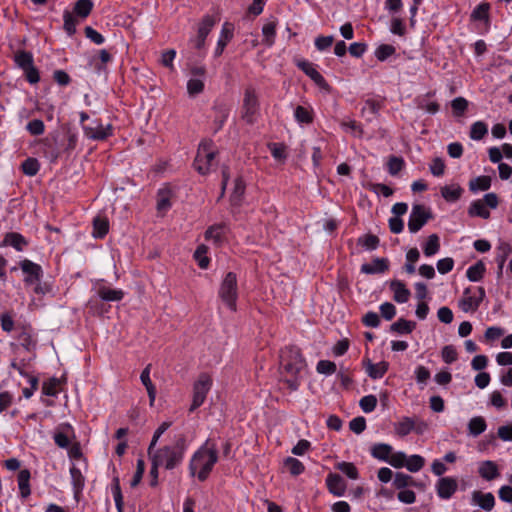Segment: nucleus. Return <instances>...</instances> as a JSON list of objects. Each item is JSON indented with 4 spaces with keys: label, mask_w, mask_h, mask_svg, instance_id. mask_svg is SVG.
<instances>
[{
    "label": "nucleus",
    "mask_w": 512,
    "mask_h": 512,
    "mask_svg": "<svg viewBox=\"0 0 512 512\" xmlns=\"http://www.w3.org/2000/svg\"><path fill=\"white\" fill-rule=\"evenodd\" d=\"M212 386V379L207 374H201L193 385V400L190 411L199 408L205 401L208 392Z\"/></svg>",
    "instance_id": "9"
},
{
    "label": "nucleus",
    "mask_w": 512,
    "mask_h": 512,
    "mask_svg": "<svg viewBox=\"0 0 512 512\" xmlns=\"http://www.w3.org/2000/svg\"><path fill=\"white\" fill-rule=\"evenodd\" d=\"M187 447L186 437L181 434L175 439L173 445H165L156 449L150 456V460L167 470H173L183 462Z\"/></svg>",
    "instance_id": "4"
},
{
    "label": "nucleus",
    "mask_w": 512,
    "mask_h": 512,
    "mask_svg": "<svg viewBox=\"0 0 512 512\" xmlns=\"http://www.w3.org/2000/svg\"><path fill=\"white\" fill-rule=\"evenodd\" d=\"M18 268L21 269L24 275V286L33 287L34 294L39 296H45L52 292V284L46 281H42L44 271L40 264L25 258L18 262ZM16 270L17 266L11 268L12 272Z\"/></svg>",
    "instance_id": "3"
},
{
    "label": "nucleus",
    "mask_w": 512,
    "mask_h": 512,
    "mask_svg": "<svg viewBox=\"0 0 512 512\" xmlns=\"http://www.w3.org/2000/svg\"><path fill=\"white\" fill-rule=\"evenodd\" d=\"M233 26L230 23H224L220 32L219 39L217 41L216 48L214 50V57H219L222 55L225 47L233 38Z\"/></svg>",
    "instance_id": "22"
},
{
    "label": "nucleus",
    "mask_w": 512,
    "mask_h": 512,
    "mask_svg": "<svg viewBox=\"0 0 512 512\" xmlns=\"http://www.w3.org/2000/svg\"><path fill=\"white\" fill-rule=\"evenodd\" d=\"M29 244V241L18 232H8L2 241L3 246H11L16 251L22 252Z\"/></svg>",
    "instance_id": "23"
},
{
    "label": "nucleus",
    "mask_w": 512,
    "mask_h": 512,
    "mask_svg": "<svg viewBox=\"0 0 512 512\" xmlns=\"http://www.w3.org/2000/svg\"><path fill=\"white\" fill-rule=\"evenodd\" d=\"M468 104H469L468 100L465 99L464 97L460 96V97L454 98L451 101V108H452L454 116H456V117L462 116L465 113V111L467 110Z\"/></svg>",
    "instance_id": "61"
},
{
    "label": "nucleus",
    "mask_w": 512,
    "mask_h": 512,
    "mask_svg": "<svg viewBox=\"0 0 512 512\" xmlns=\"http://www.w3.org/2000/svg\"><path fill=\"white\" fill-rule=\"evenodd\" d=\"M467 427L469 435L477 437L486 430L487 423L482 416H475L469 420Z\"/></svg>",
    "instance_id": "40"
},
{
    "label": "nucleus",
    "mask_w": 512,
    "mask_h": 512,
    "mask_svg": "<svg viewBox=\"0 0 512 512\" xmlns=\"http://www.w3.org/2000/svg\"><path fill=\"white\" fill-rule=\"evenodd\" d=\"M396 49L394 46L389 44H381L375 50V56L379 61H385L393 54H395Z\"/></svg>",
    "instance_id": "64"
},
{
    "label": "nucleus",
    "mask_w": 512,
    "mask_h": 512,
    "mask_svg": "<svg viewBox=\"0 0 512 512\" xmlns=\"http://www.w3.org/2000/svg\"><path fill=\"white\" fill-rule=\"evenodd\" d=\"M278 26V19L274 16H271L266 20L262 27V35H263V44L267 47H272L275 43L276 38V29Z\"/></svg>",
    "instance_id": "21"
},
{
    "label": "nucleus",
    "mask_w": 512,
    "mask_h": 512,
    "mask_svg": "<svg viewBox=\"0 0 512 512\" xmlns=\"http://www.w3.org/2000/svg\"><path fill=\"white\" fill-rule=\"evenodd\" d=\"M389 289L393 292V300L399 304L408 302L411 292L401 280L394 279L389 282Z\"/></svg>",
    "instance_id": "18"
},
{
    "label": "nucleus",
    "mask_w": 512,
    "mask_h": 512,
    "mask_svg": "<svg viewBox=\"0 0 512 512\" xmlns=\"http://www.w3.org/2000/svg\"><path fill=\"white\" fill-rule=\"evenodd\" d=\"M425 465V459L421 455H411L409 458L406 457L405 466L410 472H418Z\"/></svg>",
    "instance_id": "54"
},
{
    "label": "nucleus",
    "mask_w": 512,
    "mask_h": 512,
    "mask_svg": "<svg viewBox=\"0 0 512 512\" xmlns=\"http://www.w3.org/2000/svg\"><path fill=\"white\" fill-rule=\"evenodd\" d=\"M488 133V126L483 121H476L471 125L470 138L479 141L483 139Z\"/></svg>",
    "instance_id": "49"
},
{
    "label": "nucleus",
    "mask_w": 512,
    "mask_h": 512,
    "mask_svg": "<svg viewBox=\"0 0 512 512\" xmlns=\"http://www.w3.org/2000/svg\"><path fill=\"white\" fill-rule=\"evenodd\" d=\"M13 61L19 69L23 70L34 64V57L29 51L18 50L13 56Z\"/></svg>",
    "instance_id": "37"
},
{
    "label": "nucleus",
    "mask_w": 512,
    "mask_h": 512,
    "mask_svg": "<svg viewBox=\"0 0 512 512\" xmlns=\"http://www.w3.org/2000/svg\"><path fill=\"white\" fill-rule=\"evenodd\" d=\"M436 493L440 499H450L458 489L457 480L453 477H441L435 485Z\"/></svg>",
    "instance_id": "14"
},
{
    "label": "nucleus",
    "mask_w": 512,
    "mask_h": 512,
    "mask_svg": "<svg viewBox=\"0 0 512 512\" xmlns=\"http://www.w3.org/2000/svg\"><path fill=\"white\" fill-rule=\"evenodd\" d=\"M216 151L214 143L210 139L202 140L198 146L197 154L194 159V168L202 175L210 172L212 163L215 159Z\"/></svg>",
    "instance_id": "5"
},
{
    "label": "nucleus",
    "mask_w": 512,
    "mask_h": 512,
    "mask_svg": "<svg viewBox=\"0 0 512 512\" xmlns=\"http://www.w3.org/2000/svg\"><path fill=\"white\" fill-rule=\"evenodd\" d=\"M490 4L482 2L478 4L471 13V19L475 21L489 22Z\"/></svg>",
    "instance_id": "47"
},
{
    "label": "nucleus",
    "mask_w": 512,
    "mask_h": 512,
    "mask_svg": "<svg viewBox=\"0 0 512 512\" xmlns=\"http://www.w3.org/2000/svg\"><path fill=\"white\" fill-rule=\"evenodd\" d=\"M64 25L63 28L69 36H73L76 33L77 19L69 10L63 12Z\"/></svg>",
    "instance_id": "55"
},
{
    "label": "nucleus",
    "mask_w": 512,
    "mask_h": 512,
    "mask_svg": "<svg viewBox=\"0 0 512 512\" xmlns=\"http://www.w3.org/2000/svg\"><path fill=\"white\" fill-rule=\"evenodd\" d=\"M25 129L31 136H40L45 132V124L41 119H33L26 124Z\"/></svg>",
    "instance_id": "60"
},
{
    "label": "nucleus",
    "mask_w": 512,
    "mask_h": 512,
    "mask_svg": "<svg viewBox=\"0 0 512 512\" xmlns=\"http://www.w3.org/2000/svg\"><path fill=\"white\" fill-rule=\"evenodd\" d=\"M416 328V323L404 318H399L390 326V330L398 334H410Z\"/></svg>",
    "instance_id": "41"
},
{
    "label": "nucleus",
    "mask_w": 512,
    "mask_h": 512,
    "mask_svg": "<svg viewBox=\"0 0 512 512\" xmlns=\"http://www.w3.org/2000/svg\"><path fill=\"white\" fill-rule=\"evenodd\" d=\"M83 131L87 138L96 141L106 140L108 137L113 135V127L111 124H108L106 126L98 124L96 128L83 125Z\"/></svg>",
    "instance_id": "15"
},
{
    "label": "nucleus",
    "mask_w": 512,
    "mask_h": 512,
    "mask_svg": "<svg viewBox=\"0 0 512 512\" xmlns=\"http://www.w3.org/2000/svg\"><path fill=\"white\" fill-rule=\"evenodd\" d=\"M218 296L222 302L233 312L237 309L238 286L237 276L234 272H228L222 280Z\"/></svg>",
    "instance_id": "6"
},
{
    "label": "nucleus",
    "mask_w": 512,
    "mask_h": 512,
    "mask_svg": "<svg viewBox=\"0 0 512 512\" xmlns=\"http://www.w3.org/2000/svg\"><path fill=\"white\" fill-rule=\"evenodd\" d=\"M472 288L468 287L464 290L463 296L459 301V307L463 312H475L483 299L485 298V289L483 287H477L478 296L471 295Z\"/></svg>",
    "instance_id": "11"
},
{
    "label": "nucleus",
    "mask_w": 512,
    "mask_h": 512,
    "mask_svg": "<svg viewBox=\"0 0 512 512\" xmlns=\"http://www.w3.org/2000/svg\"><path fill=\"white\" fill-rule=\"evenodd\" d=\"M472 501L485 511H491L495 505V497L491 492H472Z\"/></svg>",
    "instance_id": "25"
},
{
    "label": "nucleus",
    "mask_w": 512,
    "mask_h": 512,
    "mask_svg": "<svg viewBox=\"0 0 512 512\" xmlns=\"http://www.w3.org/2000/svg\"><path fill=\"white\" fill-rule=\"evenodd\" d=\"M295 120L299 124H311L314 120V112L311 107L298 105L294 110Z\"/></svg>",
    "instance_id": "38"
},
{
    "label": "nucleus",
    "mask_w": 512,
    "mask_h": 512,
    "mask_svg": "<svg viewBox=\"0 0 512 512\" xmlns=\"http://www.w3.org/2000/svg\"><path fill=\"white\" fill-rule=\"evenodd\" d=\"M259 110L260 103L256 90L249 86L244 92L241 117L247 124L252 125L257 121Z\"/></svg>",
    "instance_id": "7"
},
{
    "label": "nucleus",
    "mask_w": 512,
    "mask_h": 512,
    "mask_svg": "<svg viewBox=\"0 0 512 512\" xmlns=\"http://www.w3.org/2000/svg\"><path fill=\"white\" fill-rule=\"evenodd\" d=\"M441 196L450 203L458 201L464 190L459 184L445 185L441 187Z\"/></svg>",
    "instance_id": "32"
},
{
    "label": "nucleus",
    "mask_w": 512,
    "mask_h": 512,
    "mask_svg": "<svg viewBox=\"0 0 512 512\" xmlns=\"http://www.w3.org/2000/svg\"><path fill=\"white\" fill-rule=\"evenodd\" d=\"M389 269V260L387 258L376 257L371 263L361 265L360 271L364 274L373 275L381 274Z\"/></svg>",
    "instance_id": "20"
},
{
    "label": "nucleus",
    "mask_w": 512,
    "mask_h": 512,
    "mask_svg": "<svg viewBox=\"0 0 512 512\" xmlns=\"http://www.w3.org/2000/svg\"><path fill=\"white\" fill-rule=\"evenodd\" d=\"M173 192L169 187L160 188L157 192L156 208L159 213H166L172 207Z\"/></svg>",
    "instance_id": "26"
},
{
    "label": "nucleus",
    "mask_w": 512,
    "mask_h": 512,
    "mask_svg": "<svg viewBox=\"0 0 512 512\" xmlns=\"http://www.w3.org/2000/svg\"><path fill=\"white\" fill-rule=\"evenodd\" d=\"M468 214L471 217H481L483 219L490 217V212L482 200H474L469 206Z\"/></svg>",
    "instance_id": "42"
},
{
    "label": "nucleus",
    "mask_w": 512,
    "mask_h": 512,
    "mask_svg": "<svg viewBox=\"0 0 512 512\" xmlns=\"http://www.w3.org/2000/svg\"><path fill=\"white\" fill-rule=\"evenodd\" d=\"M389 364L385 361L378 362L376 364L368 361L366 372L368 376L374 380L381 379L388 371Z\"/></svg>",
    "instance_id": "36"
},
{
    "label": "nucleus",
    "mask_w": 512,
    "mask_h": 512,
    "mask_svg": "<svg viewBox=\"0 0 512 512\" xmlns=\"http://www.w3.org/2000/svg\"><path fill=\"white\" fill-rule=\"evenodd\" d=\"M279 370L285 377V383L291 391L298 390L300 381L298 378L301 370L306 366L305 359L300 348L295 345L285 346L279 354Z\"/></svg>",
    "instance_id": "1"
},
{
    "label": "nucleus",
    "mask_w": 512,
    "mask_h": 512,
    "mask_svg": "<svg viewBox=\"0 0 512 512\" xmlns=\"http://www.w3.org/2000/svg\"><path fill=\"white\" fill-rule=\"evenodd\" d=\"M150 370H151V364H148L141 372L140 380L142 384L145 386L148 397L150 400V405H153L155 398H156V387L151 381L150 378Z\"/></svg>",
    "instance_id": "33"
},
{
    "label": "nucleus",
    "mask_w": 512,
    "mask_h": 512,
    "mask_svg": "<svg viewBox=\"0 0 512 512\" xmlns=\"http://www.w3.org/2000/svg\"><path fill=\"white\" fill-rule=\"evenodd\" d=\"M21 170L26 176H35L40 170V163L36 158L29 157L22 162Z\"/></svg>",
    "instance_id": "50"
},
{
    "label": "nucleus",
    "mask_w": 512,
    "mask_h": 512,
    "mask_svg": "<svg viewBox=\"0 0 512 512\" xmlns=\"http://www.w3.org/2000/svg\"><path fill=\"white\" fill-rule=\"evenodd\" d=\"M392 451L393 448L391 445L386 443H377L372 446L371 455L378 460L388 462Z\"/></svg>",
    "instance_id": "39"
},
{
    "label": "nucleus",
    "mask_w": 512,
    "mask_h": 512,
    "mask_svg": "<svg viewBox=\"0 0 512 512\" xmlns=\"http://www.w3.org/2000/svg\"><path fill=\"white\" fill-rule=\"evenodd\" d=\"M31 473L28 469H22L17 475L20 498L25 500L31 495Z\"/></svg>",
    "instance_id": "27"
},
{
    "label": "nucleus",
    "mask_w": 512,
    "mask_h": 512,
    "mask_svg": "<svg viewBox=\"0 0 512 512\" xmlns=\"http://www.w3.org/2000/svg\"><path fill=\"white\" fill-rule=\"evenodd\" d=\"M207 250L208 249L205 245H200L194 252V258L201 269H207L210 264V259L207 256Z\"/></svg>",
    "instance_id": "57"
},
{
    "label": "nucleus",
    "mask_w": 512,
    "mask_h": 512,
    "mask_svg": "<svg viewBox=\"0 0 512 512\" xmlns=\"http://www.w3.org/2000/svg\"><path fill=\"white\" fill-rule=\"evenodd\" d=\"M512 253V246L509 243H501L498 247V253L496 255V262L498 266L497 275L500 278L502 276V271L504 264L508 258V256Z\"/></svg>",
    "instance_id": "35"
},
{
    "label": "nucleus",
    "mask_w": 512,
    "mask_h": 512,
    "mask_svg": "<svg viewBox=\"0 0 512 512\" xmlns=\"http://www.w3.org/2000/svg\"><path fill=\"white\" fill-rule=\"evenodd\" d=\"M18 341L20 342L21 346L26 351H32L37 346V340L35 337V334L33 332V329L31 325H22L19 327V333L17 336Z\"/></svg>",
    "instance_id": "16"
},
{
    "label": "nucleus",
    "mask_w": 512,
    "mask_h": 512,
    "mask_svg": "<svg viewBox=\"0 0 512 512\" xmlns=\"http://www.w3.org/2000/svg\"><path fill=\"white\" fill-rule=\"evenodd\" d=\"M72 438H75V431L68 422L59 424L53 434L54 443L62 449L69 448Z\"/></svg>",
    "instance_id": "13"
},
{
    "label": "nucleus",
    "mask_w": 512,
    "mask_h": 512,
    "mask_svg": "<svg viewBox=\"0 0 512 512\" xmlns=\"http://www.w3.org/2000/svg\"><path fill=\"white\" fill-rule=\"evenodd\" d=\"M336 469L344 473L350 479L356 480L359 477L357 467L351 462H339L336 465Z\"/></svg>",
    "instance_id": "58"
},
{
    "label": "nucleus",
    "mask_w": 512,
    "mask_h": 512,
    "mask_svg": "<svg viewBox=\"0 0 512 512\" xmlns=\"http://www.w3.org/2000/svg\"><path fill=\"white\" fill-rule=\"evenodd\" d=\"M326 486L328 491L337 497H341L346 491L345 480L337 473H329L326 477Z\"/></svg>",
    "instance_id": "17"
},
{
    "label": "nucleus",
    "mask_w": 512,
    "mask_h": 512,
    "mask_svg": "<svg viewBox=\"0 0 512 512\" xmlns=\"http://www.w3.org/2000/svg\"><path fill=\"white\" fill-rule=\"evenodd\" d=\"M432 218L433 215L429 208L422 204H414L408 220L409 231L417 233Z\"/></svg>",
    "instance_id": "8"
},
{
    "label": "nucleus",
    "mask_w": 512,
    "mask_h": 512,
    "mask_svg": "<svg viewBox=\"0 0 512 512\" xmlns=\"http://www.w3.org/2000/svg\"><path fill=\"white\" fill-rule=\"evenodd\" d=\"M246 184L241 176L234 180L233 191L230 195V203L233 207H240L245 194Z\"/></svg>",
    "instance_id": "29"
},
{
    "label": "nucleus",
    "mask_w": 512,
    "mask_h": 512,
    "mask_svg": "<svg viewBox=\"0 0 512 512\" xmlns=\"http://www.w3.org/2000/svg\"><path fill=\"white\" fill-rule=\"evenodd\" d=\"M393 485L396 489L402 490L408 486H416V483L410 475L398 472L394 476Z\"/></svg>",
    "instance_id": "53"
},
{
    "label": "nucleus",
    "mask_w": 512,
    "mask_h": 512,
    "mask_svg": "<svg viewBox=\"0 0 512 512\" xmlns=\"http://www.w3.org/2000/svg\"><path fill=\"white\" fill-rule=\"evenodd\" d=\"M405 162L402 157L391 156L387 162V170L390 175H397L404 167Z\"/></svg>",
    "instance_id": "62"
},
{
    "label": "nucleus",
    "mask_w": 512,
    "mask_h": 512,
    "mask_svg": "<svg viewBox=\"0 0 512 512\" xmlns=\"http://www.w3.org/2000/svg\"><path fill=\"white\" fill-rule=\"evenodd\" d=\"M295 65L305 73L318 87L328 90L330 88L326 79L322 74L314 67V64L306 59L295 60Z\"/></svg>",
    "instance_id": "12"
},
{
    "label": "nucleus",
    "mask_w": 512,
    "mask_h": 512,
    "mask_svg": "<svg viewBox=\"0 0 512 512\" xmlns=\"http://www.w3.org/2000/svg\"><path fill=\"white\" fill-rule=\"evenodd\" d=\"M109 231V222L104 217H96L93 220V236L98 239L104 238Z\"/></svg>",
    "instance_id": "43"
},
{
    "label": "nucleus",
    "mask_w": 512,
    "mask_h": 512,
    "mask_svg": "<svg viewBox=\"0 0 512 512\" xmlns=\"http://www.w3.org/2000/svg\"><path fill=\"white\" fill-rule=\"evenodd\" d=\"M218 459L217 445L211 439H207L190 459L188 465L190 476L197 477L201 482L206 481Z\"/></svg>",
    "instance_id": "2"
},
{
    "label": "nucleus",
    "mask_w": 512,
    "mask_h": 512,
    "mask_svg": "<svg viewBox=\"0 0 512 512\" xmlns=\"http://www.w3.org/2000/svg\"><path fill=\"white\" fill-rule=\"evenodd\" d=\"M214 119H213V130L214 133L220 131L229 116V109L223 104H215L213 106Z\"/></svg>",
    "instance_id": "28"
},
{
    "label": "nucleus",
    "mask_w": 512,
    "mask_h": 512,
    "mask_svg": "<svg viewBox=\"0 0 512 512\" xmlns=\"http://www.w3.org/2000/svg\"><path fill=\"white\" fill-rule=\"evenodd\" d=\"M204 80L201 78H190L187 82V92L190 97H195L204 90Z\"/></svg>",
    "instance_id": "59"
},
{
    "label": "nucleus",
    "mask_w": 512,
    "mask_h": 512,
    "mask_svg": "<svg viewBox=\"0 0 512 512\" xmlns=\"http://www.w3.org/2000/svg\"><path fill=\"white\" fill-rule=\"evenodd\" d=\"M478 472L487 481L494 480L500 476L497 464L491 460L483 461L479 466Z\"/></svg>",
    "instance_id": "30"
},
{
    "label": "nucleus",
    "mask_w": 512,
    "mask_h": 512,
    "mask_svg": "<svg viewBox=\"0 0 512 512\" xmlns=\"http://www.w3.org/2000/svg\"><path fill=\"white\" fill-rule=\"evenodd\" d=\"M92 9H93V2L91 0H78L74 4L73 12L77 16L84 19L90 15Z\"/></svg>",
    "instance_id": "51"
},
{
    "label": "nucleus",
    "mask_w": 512,
    "mask_h": 512,
    "mask_svg": "<svg viewBox=\"0 0 512 512\" xmlns=\"http://www.w3.org/2000/svg\"><path fill=\"white\" fill-rule=\"evenodd\" d=\"M395 433L400 437H405L410 434L413 430L417 433H421L420 429H416L415 421L410 417H403L400 421L394 424Z\"/></svg>",
    "instance_id": "31"
},
{
    "label": "nucleus",
    "mask_w": 512,
    "mask_h": 512,
    "mask_svg": "<svg viewBox=\"0 0 512 512\" xmlns=\"http://www.w3.org/2000/svg\"><path fill=\"white\" fill-rule=\"evenodd\" d=\"M217 23V19L212 15H205L198 27L197 35L195 38L190 39V43L197 50H203L206 44V38Z\"/></svg>",
    "instance_id": "10"
},
{
    "label": "nucleus",
    "mask_w": 512,
    "mask_h": 512,
    "mask_svg": "<svg viewBox=\"0 0 512 512\" xmlns=\"http://www.w3.org/2000/svg\"><path fill=\"white\" fill-rule=\"evenodd\" d=\"M491 186V179L489 176H478L469 182V189L472 192L486 191Z\"/></svg>",
    "instance_id": "52"
},
{
    "label": "nucleus",
    "mask_w": 512,
    "mask_h": 512,
    "mask_svg": "<svg viewBox=\"0 0 512 512\" xmlns=\"http://www.w3.org/2000/svg\"><path fill=\"white\" fill-rule=\"evenodd\" d=\"M284 464L293 476H298L305 470L304 464L294 457H287Z\"/></svg>",
    "instance_id": "56"
},
{
    "label": "nucleus",
    "mask_w": 512,
    "mask_h": 512,
    "mask_svg": "<svg viewBox=\"0 0 512 512\" xmlns=\"http://www.w3.org/2000/svg\"><path fill=\"white\" fill-rule=\"evenodd\" d=\"M226 231V225L224 223L214 224L205 231L204 237L206 240H213L214 243L219 244L222 242Z\"/></svg>",
    "instance_id": "34"
},
{
    "label": "nucleus",
    "mask_w": 512,
    "mask_h": 512,
    "mask_svg": "<svg viewBox=\"0 0 512 512\" xmlns=\"http://www.w3.org/2000/svg\"><path fill=\"white\" fill-rule=\"evenodd\" d=\"M485 271V264L482 261H478L467 269L466 277L471 282H478L483 278Z\"/></svg>",
    "instance_id": "46"
},
{
    "label": "nucleus",
    "mask_w": 512,
    "mask_h": 512,
    "mask_svg": "<svg viewBox=\"0 0 512 512\" xmlns=\"http://www.w3.org/2000/svg\"><path fill=\"white\" fill-rule=\"evenodd\" d=\"M112 495L114 498L115 506L117 509V512H124V502H123V495L120 487V480L118 477H115L112 480V486H111Z\"/></svg>",
    "instance_id": "48"
},
{
    "label": "nucleus",
    "mask_w": 512,
    "mask_h": 512,
    "mask_svg": "<svg viewBox=\"0 0 512 512\" xmlns=\"http://www.w3.org/2000/svg\"><path fill=\"white\" fill-rule=\"evenodd\" d=\"M440 250V238L437 234H431L428 236L427 241L423 246L424 255L431 257L437 254Z\"/></svg>",
    "instance_id": "45"
},
{
    "label": "nucleus",
    "mask_w": 512,
    "mask_h": 512,
    "mask_svg": "<svg viewBox=\"0 0 512 512\" xmlns=\"http://www.w3.org/2000/svg\"><path fill=\"white\" fill-rule=\"evenodd\" d=\"M357 244L367 251H374L379 247L380 239L374 234H365L358 238Z\"/></svg>",
    "instance_id": "44"
},
{
    "label": "nucleus",
    "mask_w": 512,
    "mask_h": 512,
    "mask_svg": "<svg viewBox=\"0 0 512 512\" xmlns=\"http://www.w3.org/2000/svg\"><path fill=\"white\" fill-rule=\"evenodd\" d=\"M97 295L102 301L119 302L124 298L122 289H113L107 285H100L97 289Z\"/></svg>",
    "instance_id": "24"
},
{
    "label": "nucleus",
    "mask_w": 512,
    "mask_h": 512,
    "mask_svg": "<svg viewBox=\"0 0 512 512\" xmlns=\"http://www.w3.org/2000/svg\"><path fill=\"white\" fill-rule=\"evenodd\" d=\"M69 472L74 499L78 501L85 487V477L75 464L70 467Z\"/></svg>",
    "instance_id": "19"
},
{
    "label": "nucleus",
    "mask_w": 512,
    "mask_h": 512,
    "mask_svg": "<svg viewBox=\"0 0 512 512\" xmlns=\"http://www.w3.org/2000/svg\"><path fill=\"white\" fill-rule=\"evenodd\" d=\"M59 385L60 380L56 377H52L43 383L42 393L47 396H57Z\"/></svg>",
    "instance_id": "63"
}]
</instances>
